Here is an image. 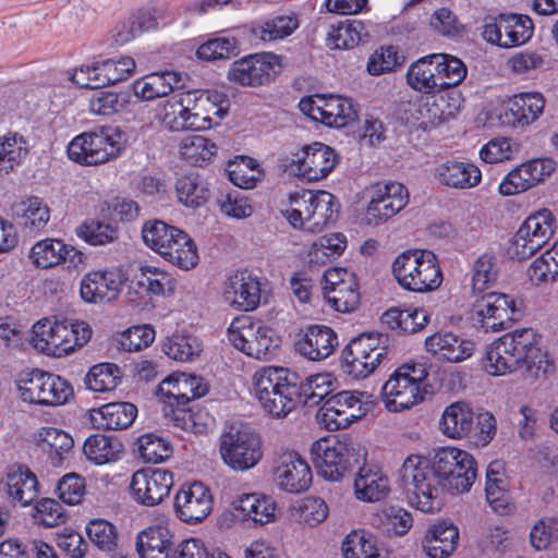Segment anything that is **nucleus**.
<instances>
[{
  "label": "nucleus",
  "instance_id": "nucleus-64",
  "mask_svg": "<svg viewBox=\"0 0 558 558\" xmlns=\"http://www.w3.org/2000/svg\"><path fill=\"white\" fill-rule=\"evenodd\" d=\"M344 558H381L375 539L364 531H352L342 543Z\"/></svg>",
  "mask_w": 558,
  "mask_h": 558
},
{
  "label": "nucleus",
  "instance_id": "nucleus-52",
  "mask_svg": "<svg viewBox=\"0 0 558 558\" xmlns=\"http://www.w3.org/2000/svg\"><path fill=\"white\" fill-rule=\"evenodd\" d=\"M37 439L41 449L49 454L53 465H59L64 454L73 448L72 437L64 430L54 427L40 428Z\"/></svg>",
  "mask_w": 558,
  "mask_h": 558
},
{
  "label": "nucleus",
  "instance_id": "nucleus-32",
  "mask_svg": "<svg viewBox=\"0 0 558 558\" xmlns=\"http://www.w3.org/2000/svg\"><path fill=\"white\" fill-rule=\"evenodd\" d=\"M427 352L439 360L458 363L474 352V342L450 331H439L425 339Z\"/></svg>",
  "mask_w": 558,
  "mask_h": 558
},
{
  "label": "nucleus",
  "instance_id": "nucleus-10",
  "mask_svg": "<svg viewBox=\"0 0 558 558\" xmlns=\"http://www.w3.org/2000/svg\"><path fill=\"white\" fill-rule=\"evenodd\" d=\"M388 337L378 332L362 333L350 341L342 353L345 372L355 379L366 378L387 356Z\"/></svg>",
  "mask_w": 558,
  "mask_h": 558
},
{
  "label": "nucleus",
  "instance_id": "nucleus-63",
  "mask_svg": "<svg viewBox=\"0 0 558 558\" xmlns=\"http://www.w3.org/2000/svg\"><path fill=\"white\" fill-rule=\"evenodd\" d=\"M484 368L489 375L505 376L514 372H520L515 364V360L507 349L499 342L494 341L486 351Z\"/></svg>",
  "mask_w": 558,
  "mask_h": 558
},
{
  "label": "nucleus",
  "instance_id": "nucleus-57",
  "mask_svg": "<svg viewBox=\"0 0 558 558\" xmlns=\"http://www.w3.org/2000/svg\"><path fill=\"white\" fill-rule=\"evenodd\" d=\"M178 236L163 259L182 270H191L198 264L197 246L185 231L182 230Z\"/></svg>",
  "mask_w": 558,
  "mask_h": 558
},
{
  "label": "nucleus",
  "instance_id": "nucleus-29",
  "mask_svg": "<svg viewBox=\"0 0 558 558\" xmlns=\"http://www.w3.org/2000/svg\"><path fill=\"white\" fill-rule=\"evenodd\" d=\"M135 545L140 558H172L175 549L174 533L169 526V520L163 517L138 532Z\"/></svg>",
  "mask_w": 558,
  "mask_h": 558
},
{
  "label": "nucleus",
  "instance_id": "nucleus-30",
  "mask_svg": "<svg viewBox=\"0 0 558 558\" xmlns=\"http://www.w3.org/2000/svg\"><path fill=\"white\" fill-rule=\"evenodd\" d=\"M436 181L445 186L457 190H469L482 181V171L473 162L448 159L434 169Z\"/></svg>",
  "mask_w": 558,
  "mask_h": 558
},
{
  "label": "nucleus",
  "instance_id": "nucleus-39",
  "mask_svg": "<svg viewBox=\"0 0 558 558\" xmlns=\"http://www.w3.org/2000/svg\"><path fill=\"white\" fill-rule=\"evenodd\" d=\"M354 494L359 500L376 502L384 499L390 490L389 480L379 470L368 466L360 469L354 480Z\"/></svg>",
  "mask_w": 558,
  "mask_h": 558
},
{
  "label": "nucleus",
  "instance_id": "nucleus-25",
  "mask_svg": "<svg viewBox=\"0 0 558 558\" xmlns=\"http://www.w3.org/2000/svg\"><path fill=\"white\" fill-rule=\"evenodd\" d=\"M124 281V275L117 268L89 271L81 280L80 295L86 303H109L119 296Z\"/></svg>",
  "mask_w": 558,
  "mask_h": 558
},
{
  "label": "nucleus",
  "instance_id": "nucleus-55",
  "mask_svg": "<svg viewBox=\"0 0 558 558\" xmlns=\"http://www.w3.org/2000/svg\"><path fill=\"white\" fill-rule=\"evenodd\" d=\"M28 154L27 142L16 133L0 136V177L8 174Z\"/></svg>",
  "mask_w": 558,
  "mask_h": 558
},
{
  "label": "nucleus",
  "instance_id": "nucleus-38",
  "mask_svg": "<svg viewBox=\"0 0 558 558\" xmlns=\"http://www.w3.org/2000/svg\"><path fill=\"white\" fill-rule=\"evenodd\" d=\"M473 425V410L463 401H457L446 407L439 421L440 430L450 438L468 436Z\"/></svg>",
  "mask_w": 558,
  "mask_h": 558
},
{
  "label": "nucleus",
  "instance_id": "nucleus-40",
  "mask_svg": "<svg viewBox=\"0 0 558 558\" xmlns=\"http://www.w3.org/2000/svg\"><path fill=\"white\" fill-rule=\"evenodd\" d=\"M174 189L179 203L187 208L202 207L210 198L209 183L203 175L195 172L179 177Z\"/></svg>",
  "mask_w": 558,
  "mask_h": 558
},
{
  "label": "nucleus",
  "instance_id": "nucleus-54",
  "mask_svg": "<svg viewBox=\"0 0 558 558\" xmlns=\"http://www.w3.org/2000/svg\"><path fill=\"white\" fill-rule=\"evenodd\" d=\"M179 153L182 159L194 166H203L215 157L217 146L202 135H187L182 138Z\"/></svg>",
  "mask_w": 558,
  "mask_h": 558
},
{
  "label": "nucleus",
  "instance_id": "nucleus-59",
  "mask_svg": "<svg viewBox=\"0 0 558 558\" xmlns=\"http://www.w3.org/2000/svg\"><path fill=\"white\" fill-rule=\"evenodd\" d=\"M86 534L92 544L104 553L110 554L118 548V529L113 523L105 519L90 520L86 525Z\"/></svg>",
  "mask_w": 558,
  "mask_h": 558
},
{
  "label": "nucleus",
  "instance_id": "nucleus-1",
  "mask_svg": "<svg viewBox=\"0 0 558 558\" xmlns=\"http://www.w3.org/2000/svg\"><path fill=\"white\" fill-rule=\"evenodd\" d=\"M398 484L402 488L410 506L433 513L441 508V492L444 488L438 461L434 464L421 454L408 456L399 472Z\"/></svg>",
  "mask_w": 558,
  "mask_h": 558
},
{
  "label": "nucleus",
  "instance_id": "nucleus-12",
  "mask_svg": "<svg viewBox=\"0 0 558 558\" xmlns=\"http://www.w3.org/2000/svg\"><path fill=\"white\" fill-rule=\"evenodd\" d=\"M228 339L234 348L246 355L266 360L278 348L275 331L248 316L234 318L228 328Z\"/></svg>",
  "mask_w": 558,
  "mask_h": 558
},
{
  "label": "nucleus",
  "instance_id": "nucleus-19",
  "mask_svg": "<svg viewBox=\"0 0 558 558\" xmlns=\"http://www.w3.org/2000/svg\"><path fill=\"white\" fill-rule=\"evenodd\" d=\"M409 203L408 189L399 182L376 184L372 189L364 219L368 225H379L400 213Z\"/></svg>",
  "mask_w": 558,
  "mask_h": 558
},
{
  "label": "nucleus",
  "instance_id": "nucleus-62",
  "mask_svg": "<svg viewBox=\"0 0 558 558\" xmlns=\"http://www.w3.org/2000/svg\"><path fill=\"white\" fill-rule=\"evenodd\" d=\"M328 304L337 312L351 313L360 304V292L356 277L344 281L343 286L328 291L325 295Z\"/></svg>",
  "mask_w": 558,
  "mask_h": 558
},
{
  "label": "nucleus",
  "instance_id": "nucleus-58",
  "mask_svg": "<svg viewBox=\"0 0 558 558\" xmlns=\"http://www.w3.org/2000/svg\"><path fill=\"white\" fill-rule=\"evenodd\" d=\"M364 35L362 22L353 20L331 25L327 34V45L335 49H350L355 47Z\"/></svg>",
  "mask_w": 558,
  "mask_h": 558
},
{
  "label": "nucleus",
  "instance_id": "nucleus-48",
  "mask_svg": "<svg viewBox=\"0 0 558 558\" xmlns=\"http://www.w3.org/2000/svg\"><path fill=\"white\" fill-rule=\"evenodd\" d=\"M501 47L511 48L525 44L533 35V22L527 15L500 14Z\"/></svg>",
  "mask_w": 558,
  "mask_h": 558
},
{
  "label": "nucleus",
  "instance_id": "nucleus-44",
  "mask_svg": "<svg viewBox=\"0 0 558 558\" xmlns=\"http://www.w3.org/2000/svg\"><path fill=\"white\" fill-rule=\"evenodd\" d=\"M299 27V21L293 15H279L260 21L251 27V36L255 41L269 44L284 39Z\"/></svg>",
  "mask_w": 558,
  "mask_h": 558
},
{
  "label": "nucleus",
  "instance_id": "nucleus-35",
  "mask_svg": "<svg viewBox=\"0 0 558 558\" xmlns=\"http://www.w3.org/2000/svg\"><path fill=\"white\" fill-rule=\"evenodd\" d=\"M182 85L183 78L180 73L166 71L162 73H150L136 80L132 88L137 98L153 100L167 96Z\"/></svg>",
  "mask_w": 558,
  "mask_h": 558
},
{
  "label": "nucleus",
  "instance_id": "nucleus-6",
  "mask_svg": "<svg viewBox=\"0 0 558 558\" xmlns=\"http://www.w3.org/2000/svg\"><path fill=\"white\" fill-rule=\"evenodd\" d=\"M122 149V132L107 125L76 135L68 145V156L80 165L98 166L117 159Z\"/></svg>",
  "mask_w": 558,
  "mask_h": 558
},
{
  "label": "nucleus",
  "instance_id": "nucleus-18",
  "mask_svg": "<svg viewBox=\"0 0 558 558\" xmlns=\"http://www.w3.org/2000/svg\"><path fill=\"white\" fill-rule=\"evenodd\" d=\"M207 385L199 376L175 373L163 379L158 386V396L162 403L163 416L168 410L185 408L192 400L205 396Z\"/></svg>",
  "mask_w": 558,
  "mask_h": 558
},
{
  "label": "nucleus",
  "instance_id": "nucleus-4",
  "mask_svg": "<svg viewBox=\"0 0 558 558\" xmlns=\"http://www.w3.org/2000/svg\"><path fill=\"white\" fill-rule=\"evenodd\" d=\"M428 371L425 363L411 362L399 366L381 388L383 402L389 412L409 410L424 400Z\"/></svg>",
  "mask_w": 558,
  "mask_h": 558
},
{
  "label": "nucleus",
  "instance_id": "nucleus-23",
  "mask_svg": "<svg viewBox=\"0 0 558 558\" xmlns=\"http://www.w3.org/2000/svg\"><path fill=\"white\" fill-rule=\"evenodd\" d=\"M185 105L191 130L204 131L213 126V116L221 119L227 111L226 95L217 90H187Z\"/></svg>",
  "mask_w": 558,
  "mask_h": 558
},
{
  "label": "nucleus",
  "instance_id": "nucleus-13",
  "mask_svg": "<svg viewBox=\"0 0 558 558\" xmlns=\"http://www.w3.org/2000/svg\"><path fill=\"white\" fill-rule=\"evenodd\" d=\"M282 68L281 56L274 52L254 53L233 61L227 77L235 85L257 87L272 81Z\"/></svg>",
  "mask_w": 558,
  "mask_h": 558
},
{
  "label": "nucleus",
  "instance_id": "nucleus-61",
  "mask_svg": "<svg viewBox=\"0 0 558 558\" xmlns=\"http://www.w3.org/2000/svg\"><path fill=\"white\" fill-rule=\"evenodd\" d=\"M430 58H434L435 64H439L437 76L440 77V89L457 86L465 78L466 66L460 59L441 53L430 54Z\"/></svg>",
  "mask_w": 558,
  "mask_h": 558
},
{
  "label": "nucleus",
  "instance_id": "nucleus-47",
  "mask_svg": "<svg viewBox=\"0 0 558 558\" xmlns=\"http://www.w3.org/2000/svg\"><path fill=\"white\" fill-rule=\"evenodd\" d=\"M187 114L184 92L178 93L160 102L156 112L158 121L169 131L191 130Z\"/></svg>",
  "mask_w": 558,
  "mask_h": 558
},
{
  "label": "nucleus",
  "instance_id": "nucleus-3",
  "mask_svg": "<svg viewBox=\"0 0 558 558\" xmlns=\"http://www.w3.org/2000/svg\"><path fill=\"white\" fill-rule=\"evenodd\" d=\"M293 374L283 367H260L252 376V391L260 405L276 417L287 416L300 403Z\"/></svg>",
  "mask_w": 558,
  "mask_h": 558
},
{
  "label": "nucleus",
  "instance_id": "nucleus-43",
  "mask_svg": "<svg viewBox=\"0 0 558 558\" xmlns=\"http://www.w3.org/2000/svg\"><path fill=\"white\" fill-rule=\"evenodd\" d=\"M545 100L539 93H522L509 99L507 109L510 114L509 122L518 125H527L534 122L543 112Z\"/></svg>",
  "mask_w": 558,
  "mask_h": 558
},
{
  "label": "nucleus",
  "instance_id": "nucleus-60",
  "mask_svg": "<svg viewBox=\"0 0 558 558\" xmlns=\"http://www.w3.org/2000/svg\"><path fill=\"white\" fill-rule=\"evenodd\" d=\"M121 380L120 368L116 364L101 363L94 365L85 377V385L95 392L113 390Z\"/></svg>",
  "mask_w": 558,
  "mask_h": 558
},
{
  "label": "nucleus",
  "instance_id": "nucleus-21",
  "mask_svg": "<svg viewBox=\"0 0 558 558\" xmlns=\"http://www.w3.org/2000/svg\"><path fill=\"white\" fill-rule=\"evenodd\" d=\"M311 454L317 472L328 481H339L350 464V449L345 440L320 438L312 444Z\"/></svg>",
  "mask_w": 558,
  "mask_h": 558
},
{
  "label": "nucleus",
  "instance_id": "nucleus-7",
  "mask_svg": "<svg viewBox=\"0 0 558 558\" xmlns=\"http://www.w3.org/2000/svg\"><path fill=\"white\" fill-rule=\"evenodd\" d=\"M222 462L236 472L254 468L263 457L262 440L257 433L243 423L226 425L219 437Z\"/></svg>",
  "mask_w": 558,
  "mask_h": 558
},
{
  "label": "nucleus",
  "instance_id": "nucleus-33",
  "mask_svg": "<svg viewBox=\"0 0 558 558\" xmlns=\"http://www.w3.org/2000/svg\"><path fill=\"white\" fill-rule=\"evenodd\" d=\"M92 337V329L85 322H54V339L47 349L49 355L61 357L86 344Z\"/></svg>",
  "mask_w": 558,
  "mask_h": 558
},
{
  "label": "nucleus",
  "instance_id": "nucleus-28",
  "mask_svg": "<svg viewBox=\"0 0 558 558\" xmlns=\"http://www.w3.org/2000/svg\"><path fill=\"white\" fill-rule=\"evenodd\" d=\"M29 259L37 268L49 269L63 263L69 268H80L85 264V255L59 239H44L36 242L29 253Z\"/></svg>",
  "mask_w": 558,
  "mask_h": 558
},
{
  "label": "nucleus",
  "instance_id": "nucleus-42",
  "mask_svg": "<svg viewBox=\"0 0 558 558\" xmlns=\"http://www.w3.org/2000/svg\"><path fill=\"white\" fill-rule=\"evenodd\" d=\"M83 451L90 462L97 465H102L120 460L123 454L124 447L114 436L95 434L86 438Z\"/></svg>",
  "mask_w": 558,
  "mask_h": 558
},
{
  "label": "nucleus",
  "instance_id": "nucleus-34",
  "mask_svg": "<svg viewBox=\"0 0 558 558\" xmlns=\"http://www.w3.org/2000/svg\"><path fill=\"white\" fill-rule=\"evenodd\" d=\"M8 498L22 507L31 505L38 496V482L34 473L23 466H12L4 480Z\"/></svg>",
  "mask_w": 558,
  "mask_h": 558
},
{
  "label": "nucleus",
  "instance_id": "nucleus-22",
  "mask_svg": "<svg viewBox=\"0 0 558 558\" xmlns=\"http://www.w3.org/2000/svg\"><path fill=\"white\" fill-rule=\"evenodd\" d=\"M556 169L551 158H535L513 168L499 183V193L512 196L523 193L545 181Z\"/></svg>",
  "mask_w": 558,
  "mask_h": 558
},
{
  "label": "nucleus",
  "instance_id": "nucleus-20",
  "mask_svg": "<svg viewBox=\"0 0 558 558\" xmlns=\"http://www.w3.org/2000/svg\"><path fill=\"white\" fill-rule=\"evenodd\" d=\"M174 484L173 473L161 468H147L134 472L130 489L134 500L146 507H154L168 497Z\"/></svg>",
  "mask_w": 558,
  "mask_h": 558
},
{
  "label": "nucleus",
  "instance_id": "nucleus-56",
  "mask_svg": "<svg viewBox=\"0 0 558 558\" xmlns=\"http://www.w3.org/2000/svg\"><path fill=\"white\" fill-rule=\"evenodd\" d=\"M300 402L314 407L328 399L333 389V377L329 373L315 374L298 385Z\"/></svg>",
  "mask_w": 558,
  "mask_h": 558
},
{
  "label": "nucleus",
  "instance_id": "nucleus-24",
  "mask_svg": "<svg viewBox=\"0 0 558 558\" xmlns=\"http://www.w3.org/2000/svg\"><path fill=\"white\" fill-rule=\"evenodd\" d=\"M210 489L201 482L184 484L174 497L175 515L185 523L193 524L203 521L213 510Z\"/></svg>",
  "mask_w": 558,
  "mask_h": 558
},
{
  "label": "nucleus",
  "instance_id": "nucleus-50",
  "mask_svg": "<svg viewBox=\"0 0 558 558\" xmlns=\"http://www.w3.org/2000/svg\"><path fill=\"white\" fill-rule=\"evenodd\" d=\"M236 509L256 523L266 524L276 518V502L269 496L246 494L238 499Z\"/></svg>",
  "mask_w": 558,
  "mask_h": 558
},
{
  "label": "nucleus",
  "instance_id": "nucleus-17",
  "mask_svg": "<svg viewBox=\"0 0 558 558\" xmlns=\"http://www.w3.org/2000/svg\"><path fill=\"white\" fill-rule=\"evenodd\" d=\"M338 163V155L328 145L315 142L292 154L288 167L298 177L319 181L329 175Z\"/></svg>",
  "mask_w": 558,
  "mask_h": 558
},
{
  "label": "nucleus",
  "instance_id": "nucleus-26",
  "mask_svg": "<svg viewBox=\"0 0 558 558\" xmlns=\"http://www.w3.org/2000/svg\"><path fill=\"white\" fill-rule=\"evenodd\" d=\"M259 279L248 271H236L229 276L222 287V300L230 307L252 312L260 303Z\"/></svg>",
  "mask_w": 558,
  "mask_h": 558
},
{
  "label": "nucleus",
  "instance_id": "nucleus-41",
  "mask_svg": "<svg viewBox=\"0 0 558 558\" xmlns=\"http://www.w3.org/2000/svg\"><path fill=\"white\" fill-rule=\"evenodd\" d=\"M459 539V531L449 522H438L427 532L424 550L430 558H448L454 550Z\"/></svg>",
  "mask_w": 558,
  "mask_h": 558
},
{
  "label": "nucleus",
  "instance_id": "nucleus-5",
  "mask_svg": "<svg viewBox=\"0 0 558 558\" xmlns=\"http://www.w3.org/2000/svg\"><path fill=\"white\" fill-rule=\"evenodd\" d=\"M392 272L403 289L417 293L434 291L442 282L437 257L426 250H409L399 254L392 264Z\"/></svg>",
  "mask_w": 558,
  "mask_h": 558
},
{
  "label": "nucleus",
  "instance_id": "nucleus-51",
  "mask_svg": "<svg viewBox=\"0 0 558 558\" xmlns=\"http://www.w3.org/2000/svg\"><path fill=\"white\" fill-rule=\"evenodd\" d=\"M226 171L235 186L245 190L255 187L264 174L257 160L247 156H239L229 161Z\"/></svg>",
  "mask_w": 558,
  "mask_h": 558
},
{
  "label": "nucleus",
  "instance_id": "nucleus-16",
  "mask_svg": "<svg viewBox=\"0 0 558 558\" xmlns=\"http://www.w3.org/2000/svg\"><path fill=\"white\" fill-rule=\"evenodd\" d=\"M520 316L513 298L492 292L483 295L474 305L473 322L485 331L507 329Z\"/></svg>",
  "mask_w": 558,
  "mask_h": 558
},
{
  "label": "nucleus",
  "instance_id": "nucleus-49",
  "mask_svg": "<svg viewBox=\"0 0 558 558\" xmlns=\"http://www.w3.org/2000/svg\"><path fill=\"white\" fill-rule=\"evenodd\" d=\"M501 470V464L498 461H494L487 466L485 493L492 509L497 513L504 514L508 509L509 498L506 488V477Z\"/></svg>",
  "mask_w": 558,
  "mask_h": 558
},
{
  "label": "nucleus",
  "instance_id": "nucleus-9",
  "mask_svg": "<svg viewBox=\"0 0 558 558\" xmlns=\"http://www.w3.org/2000/svg\"><path fill=\"white\" fill-rule=\"evenodd\" d=\"M372 408L369 393L343 390L326 399L317 418L327 429L338 430L365 416Z\"/></svg>",
  "mask_w": 558,
  "mask_h": 558
},
{
  "label": "nucleus",
  "instance_id": "nucleus-11",
  "mask_svg": "<svg viewBox=\"0 0 558 558\" xmlns=\"http://www.w3.org/2000/svg\"><path fill=\"white\" fill-rule=\"evenodd\" d=\"M557 221L547 208L530 214L515 232L509 254L517 259H526L543 248L553 238Z\"/></svg>",
  "mask_w": 558,
  "mask_h": 558
},
{
  "label": "nucleus",
  "instance_id": "nucleus-53",
  "mask_svg": "<svg viewBox=\"0 0 558 558\" xmlns=\"http://www.w3.org/2000/svg\"><path fill=\"white\" fill-rule=\"evenodd\" d=\"M498 277L497 257L490 252L481 253L472 263L471 287L482 293L495 284Z\"/></svg>",
  "mask_w": 558,
  "mask_h": 558
},
{
  "label": "nucleus",
  "instance_id": "nucleus-36",
  "mask_svg": "<svg viewBox=\"0 0 558 558\" xmlns=\"http://www.w3.org/2000/svg\"><path fill=\"white\" fill-rule=\"evenodd\" d=\"M137 415V408L130 402H111L90 411V421L97 428L123 429L129 427Z\"/></svg>",
  "mask_w": 558,
  "mask_h": 558
},
{
  "label": "nucleus",
  "instance_id": "nucleus-46",
  "mask_svg": "<svg viewBox=\"0 0 558 558\" xmlns=\"http://www.w3.org/2000/svg\"><path fill=\"white\" fill-rule=\"evenodd\" d=\"M438 66L439 64H435L434 58H430V54L418 59L408 69V84L413 89L424 94H433L436 90H439L440 77L437 76Z\"/></svg>",
  "mask_w": 558,
  "mask_h": 558
},
{
  "label": "nucleus",
  "instance_id": "nucleus-2",
  "mask_svg": "<svg viewBox=\"0 0 558 558\" xmlns=\"http://www.w3.org/2000/svg\"><path fill=\"white\" fill-rule=\"evenodd\" d=\"M280 211L293 228L318 233L336 221L339 203L330 192L302 189L281 201Z\"/></svg>",
  "mask_w": 558,
  "mask_h": 558
},
{
  "label": "nucleus",
  "instance_id": "nucleus-8",
  "mask_svg": "<svg viewBox=\"0 0 558 558\" xmlns=\"http://www.w3.org/2000/svg\"><path fill=\"white\" fill-rule=\"evenodd\" d=\"M539 339L533 328H519L498 340L515 360L520 373L534 379L547 374L551 366L548 353L538 345Z\"/></svg>",
  "mask_w": 558,
  "mask_h": 558
},
{
  "label": "nucleus",
  "instance_id": "nucleus-27",
  "mask_svg": "<svg viewBox=\"0 0 558 558\" xmlns=\"http://www.w3.org/2000/svg\"><path fill=\"white\" fill-rule=\"evenodd\" d=\"M274 475L278 487L292 494L305 492L312 483L310 465L295 451H283L278 456Z\"/></svg>",
  "mask_w": 558,
  "mask_h": 558
},
{
  "label": "nucleus",
  "instance_id": "nucleus-37",
  "mask_svg": "<svg viewBox=\"0 0 558 558\" xmlns=\"http://www.w3.org/2000/svg\"><path fill=\"white\" fill-rule=\"evenodd\" d=\"M16 223L28 233H39L50 221V209L39 197L32 196L13 206Z\"/></svg>",
  "mask_w": 558,
  "mask_h": 558
},
{
  "label": "nucleus",
  "instance_id": "nucleus-31",
  "mask_svg": "<svg viewBox=\"0 0 558 558\" xmlns=\"http://www.w3.org/2000/svg\"><path fill=\"white\" fill-rule=\"evenodd\" d=\"M337 345V333L324 325L308 326L296 342L300 354L310 361L325 360L332 354Z\"/></svg>",
  "mask_w": 558,
  "mask_h": 558
},
{
  "label": "nucleus",
  "instance_id": "nucleus-14",
  "mask_svg": "<svg viewBox=\"0 0 558 558\" xmlns=\"http://www.w3.org/2000/svg\"><path fill=\"white\" fill-rule=\"evenodd\" d=\"M299 108L314 121L331 128H344L357 119V108L353 100L339 95L302 98Z\"/></svg>",
  "mask_w": 558,
  "mask_h": 558
},
{
  "label": "nucleus",
  "instance_id": "nucleus-45",
  "mask_svg": "<svg viewBox=\"0 0 558 558\" xmlns=\"http://www.w3.org/2000/svg\"><path fill=\"white\" fill-rule=\"evenodd\" d=\"M165 417L173 427L193 434H205L214 426V417L201 408L185 407L179 410H168Z\"/></svg>",
  "mask_w": 558,
  "mask_h": 558
},
{
  "label": "nucleus",
  "instance_id": "nucleus-15",
  "mask_svg": "<svg viewBox=\"0 0 558 558\" xmlns=\"http://www.w3.org/2000/svg\"><path fill=\"white\" fill-rule=\"evenodd\" d=\"M435 459L444 488L457 494L470 490L476 478V463L469 452L447 447L441 448Z\"/></svg>",
  "mask_w": 558,
  "mask_h": 558
}]
</instances>
